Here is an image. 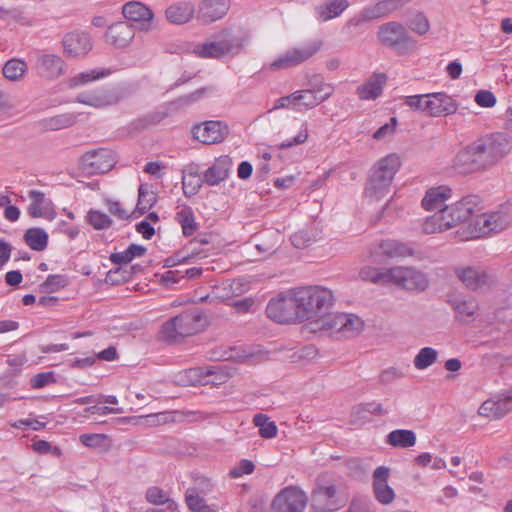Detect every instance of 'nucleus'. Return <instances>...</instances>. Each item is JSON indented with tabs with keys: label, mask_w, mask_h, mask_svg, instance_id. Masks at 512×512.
Wrapping results in <instances>:
<instances>
[{
	"label": "nucleus",
	"mask_w": 512,
	"mask_h": 512,
	"mask_svg": "<svg viewBox=\"0 0 512 512\" xmlns=\"http://www.w3.org/2000/svg\"><path fill=\"white\" fill-rule=\"evenodd\" d=\"M479 197L467 195L460 201L444 206L433 215L426 218L423 223V232L434 234L446 231L461 223H469V237L479 238L497 233L506 229L512 222V214L509 207H502L499 211L476 215Z\"/></svg>",
	"instance_id": "f257e3e1"
},
{
	"label": "nucleus",
	"mask_w": 512,
	"mask_h": 512,
	"mask_svg": "<svg viewBox=\"0 0 512 512\" xmlns=\"http://www.w3.org/2000/svg\"><path fill=\"white\" fill-rule=\"evenodd\" d=\"M511 148L506 133H489L461 149L453 160V167L461 174L485 171L506 157Z\"/></svg>",
	"instance_id": "f03ea898"
},
{
	"label": "nucleus",
	"mask_w": 512,
	"mask_h": 512,
	"mask_svg": "<svg viewBox=\"0 0 512 512\" xmlns=\"http://www.w3.org/2000/svg\"><path fill=\"white\" fill-rule=\"evenodd\" d=\"M300 321L312 320V324L322 317L333 305L332 291L322 286H307L295 289Z\"/></svg>",
	"instance_id": "7ed1b4c3"
},
{
	"label": "nucleus",
	"mask_w": 512,
	"mask_h": 512,
	"mask_svg": "<svg viewBox=\"0 0 512 512\" xmlns=\"http://www.w3.org/2000/svg\"><path fill=\"white\" fill-rule=\"evenodd\" d=\"M400 166V158L396 154H389L380 159L371 170L365 187L366 196L373 200L386 196Z\"/></svg>",
	"instance_id": "20e7f679"
},
{
	"label": "nucleus",
	"mask_w": 512,
	"mask_h": 512,
	"mask_svg": "<svg viewBox=\"0 0 512 512\" xmlns=\"http://www.w3.org/2000/svg\"><path fill=\"white\" fill-rule=\"evenodd\" d=\"M206 324V317L201 311L190 309L163 324L162 338L167 342H173L178 337H186L200 332Z\"/></svg>",
	"instance_id": "39448f33"
},
{
	"label": "nucleus",
	"mask_w": 512,
	"mask_h": 512,
	"mask_svg": "<svg viewBox=\"0 0 512 512\" xmlns=\"http://www.w3.org/2000/svg\"><path fill=\"white\" fill-rule=\"evenodd\" d=\"M313 330L329 332L340 338H352L363 329L364 322L355 314L334 313L328 311L313 323Z\"/></svg>",
	"instance_id": "423d86ee"
},
{
	"label": "nucleus",
	"mask_w": 512,
	"mask_h": 512,
	"mask_svg": "<svg viewBox=\"0 0 512 512\" xmlns=\"http://www.w3.org/2000/svg\"><path fill=\"white\" fill-rule=\"evenodd\" d=\"M379 42L397 55L403 56L412 53L417 47L416 39L408 32L404 25L397 21L384 23L378 27Z\"/></svg>",
	"instance_id": "0eeeda50"
},
{
	"label": "nucleus",
	"mask_w": 512,
	"mask_h": 512,
	"mask_svg": "<svg viewBox=\"0 0 512 512\" xmlns=\"http://www.w3.org/2000/svg\"><path fill=\"white\" fill-rule=\"evenodd\" d=\"M267 317L277 323H294L300 321L295 289L279 294L271 299L266 307Z\"/></svg>",
	"instance_id": "6e6552de"
},
{
	"label": "nucleus",
	"mask_w": 512,
	"mask_h": 512,
	"mask_svg": "<svg viewBox=\"0 0 512 512\" xmlns=\"http://www.w3.org/2000/svg\"><path fill=\"white\" fill-rule=\"evenodd\" d=\"M322 45V40L313 39L301 46L291 48L275 59L270 64V69L280 70L297 66L314 56L321 49Z\"/></svg>",
	"instance_id": "1a4fd4ad"
},
{
	"label": "nucleus",
	"mask_w": 512,
	"mask_h": 512,
	"mask_svg": "<svg viewBox=\"0 0 512 512\" xmlns=\"http://www.w3.org/2000/svg\"><path fill=\"white\" fill-rule=\"evenodd\" d=\"M115 164V154L105 148L86 152L81 157V169L89 175L106 173L110 171Z\"/></svg>",
	"instance_id": "9d476101"
},
{
	"label": "nucleus",
	"mask_w": 512,
	"mask_h": 512,
	"mask_svg": "<svg viewBox=\"0 0 512 512\" xmlns=\"http://www.w3.org/2000/svg\"><path fill=\"white\" fill-rule=\"evenodd\" d=\"M311 505L317 512H333L345 505V500L340 498L334 484H317L311 493Z\"/></svg>",
	"instance_id": "9b49d317"
},
{
	"label": "nucleus",
	"mask_w": 512,
	"mask_h": 512,
	"mask_svg": "<svg viewBox=\"0 0 512 512\" xmlns=\"http://www.w3.org/2000/svg\"><path fill=\"white\" fill-rule=\"evenodd\" d=\"M307 504V496L297 487H287L274 498L271 508L273 512H303Z\"/></svg>",
	"instance_id": "f8f14e48"
},
{
	"label": "nucleus",
	"mask_w": 512,
	"mask_h": 512,
	"mask_svg": "<svg viewBox=\"0 0 512 512\" xmlns=\"http://www.w3.org/2000/svg\"><path fill=\"white\" fill-rule=\"evenodd\" d=\"M391 274L393 284L410 291H424L429 285L427 276L411 267H393Z\"/></svg>",
	"instance_id": "ddd939ff"
},
{
	"label": "nucleus",
	"mask_w": 512,
	"mask_h": 512,
	"mask_svg": "<svg viewBox=\"0 0 512 512\" xmlns=\"http://www.w3.org/2000/svg\"><path fill=\"white\" fill-rule=\"evenodd\" d=\"M192 134L194 139L203 144H218L228 136L229 129L223 122L211 120L194 125Z\"/></svg>",
	"instance_id": "4468645a"
},
{
	"label": "nucleus",
	"mask_w": 512,
	"mask_h": 512,
	"mask_svg": "<svg viewBox=\"0 0 512 512\" xmlns=\"http://www.w3.org/2000/svg\"><path fill=\"white\" fill-rule=\"evenodd\" d=\"M124 98L123 92L118 88L108 90H95L80 93L76 101L96 108L117 104Z\"/></svg>",
	"instance_id": "2eb2a0df"
},
{
	"label": "nucleus",
	"mask_w": 512,
	"mask_h": 512,
	"mask_svg": "<svg viewBox=\"0 0 512 512\" xmlns=\"http://www.w3.org/2000/svg\"><path fill=\"white\" fill-rule=\"evenodd\" d=\"M66 64L56 54H40L35 62V71L38 76L47 80H54L65 73Z\"/></svg>",
	"instance_id": "dca6fc26"
},
{
	"label": "nucleus",
	"mask_w": 512,
	"mask_h": 512,
	"mask_svg": "<svg viewBox=\"0 0 512 512\" xmlns=\"http://www.w3.org/2000/svg\"><path fill=\"white\" fill-rule=\"evenodd\" d=\"M122 14L126 19L138 23V28L141 31L148 32L153 28L154 13L141 2H127L122 7Z\"/></svg>",
	"instance_id": "f3484780"
},
{
	"label": "nucleus",
	"mask_w": 512,
	"mask_h": 512,
	"mask_svg": "<svg viewBox=\"0 0 512 512\" xmlns=\"http://www.w3.org/2000/svg\"><path fill=\"white\" fill-rule=\"evenodd\" d=\"M512 409V389L482 403L478 413L481 416L500 419Z\"/></svg>",
	"instance_id": "a211bd4d"
},
{
	"label": "nucleus",
	"mask_w": 512,
	"mask_h": 512,
	"mask_svg": "<svg viewBox=\"0 0 512 512\" xmlns=\"http://www.w3.org/2000/svg\"><path fill=\"white\" fill-rule=\"evenodd\" d=\"M333 93V88L329 84H321L317 89H305L293 92L296 107L304 106L313 108L328 99Z\"/></svg>",
	"instance_id": "6ab92c4d"
},
{
	"label": "nucleus",
	"mask_w": 512,
	"mask_h": 512,
	"mask_svg": "<svg viewBox=\"0 0 512 512\" xmlns=\"http://www.w3.org/2000/svg\"><path fill=\"white\" fill-rule=\"evenodd\" d=\"M427 97L426 108L430 116L451 115L457 111V102L444 92L428 94Z\"/></svg>",
	"instance_id": "aec40b11"
},
{
	"label": "nucleus",
	"mask_w": 512,
	"mask_h": 512,
	"mask_svg": "<svg viewBox=\"0 0 512 512\" xmlns=\"http://www.w3.org/2000/svg\"><path fill=\"white\" fill-rule=\"evenodd\" d=\"M389 468L379 466L373 472V492L375 498L381 504H390L394 498V490L388 485Z\"/></svg>",
	"instance_id": "412c9836"
},
{
	"label": "nucleus",
	"mask_w": 512,
	"mask_h": 512,
	"mask_svg": "<svg viewBox=\"0 0 512 512\" xmlns=\"http://www.w3.org/2000/svg\"><path fill=\"white\" fill-rule=\"evenodd\" d=\"M230 4L229 0H203L198 9V19L203 24H209L224 17Z\"/></svg>",
	"instance_id": "4be33fe9"
},
{
	"label": "nucleus",
	"mask_w": 512,
	"mask_h": 512,
	"mask_svg": "<svg viewBox=\"0 0 512 512\" xmlns=\"http://www.w3.org/2000/svg\"><path fill=\"white\" fill-rule=\"evenodd\" d=\"M456 274L464 285L471 290L483 288L492 282L491 276L482 268L471 266L458 268Z\"/></svg>",
	"instance_id": "5701e85b"
},
{
	"label": "nucleus",
	"mask_w": 512,
	"mask_h": 512,
	"mask_svg": "<svg viewBox=\"0 0 512 512\" xmlns=\"http://www.w3.org/2000/svg\"><path fill=\"white\" fill-rule=\"evenodd\" d=\"M28 196L32 199L28 207V214L33 218H45L52 221L56 212L52 207V202L45 198V194L39 190H30Z\"/></svg>",
	"instance_id": "b1692460"
},
{
	"label": "nucleus",
	"mask_w": 512,
	"mask_h": 512,
	"mask_svg": "<svg viewBox=\"0 0 512 512\" xmlns=\"http://www.w3.org/2000/svg\"><path fill=\"white\" fill-rule=\"evenodd\" d=\"M65 52L69 56L77 57L86 55L92 48L89 34L85 32H71L63 39Z\"/></svg>",
	"instance_id": "393cba45"
},
{
	"label": "nucleus",
	"mask_w": 512,
	"mask_h": 512,
	"mask_svg": "<svg viewBox=\"0 0 512 512\" xmlns=\"http://www.w3.org/2000/svg\"><path fill=\"white\" fill-rule=\"evenodd\" d=\"M232 167V159L227 156H220L215 160L203 174V182L209 186H215L224 181Z\"/></svg>",
	"instance_id": "a878e982"
},
{
	"label": "nucleus",
	"mask_w": 512,
	"mask_h": 512,
	"mask_svg": "<svg viewBox=\"0 0 512 512\" xmlns=\"http://www.w3.org/2000/svg\"><path fill=\"white\" fill-rule=\"evenodd\" d=\"M134 26L128 22L121 21L111 25L106 32L107 42L123 48L129 45L134 38Z\"/></svg>",
	"instance_id": "bb28decb"
},
{
	"label": "nucleus",
	"mask_w": 512,
	"mask_h": 512,
	"mask_svg": "<svg viewBox=\"0 0 512 512\" xmlns=\"http://www.w3.org/2000/svg\"><path fill=\"white\" fill-rule=\"evenodd\" d=\"M386 81V74L374 73L357 87L356 93L361 100H375L382 95Z\"/></svg>",
	"instance_id": "cd10ccee"
},
{
	"label": "nucleus",
	"mask_w": 512,
	"mask_h": 512,
	"mask_svg": "<svg viewBox=\"0 0 512 512\" xmlns=\"http://www.w3.org/2000/svg\"><path fill=\"white\" fill-rule=\"evenodd\" d=\"M233 48L231 41L222 39L197 45L194 52L201 58H220Z\"/></svg>",
	"instance_id": "c85d7f7f"
},
{
	"label": "nucleus",
	"mask_w": 512,
	"mask_h": 512,
	"mask_svg": "<svg viewBox=\"0 0 512 512\" xmlns=\"http://www.w3.org/2000/svg\"><path fill=\"white\" fill-rule=\"evenodd\" d=\"M452 190L447 186H438L429 189L423 200L422 207L427 210H438L444 208V202L446 199L451 197Z\"/></svg>",
	"instance_id": "c756f323"
},
{
	"label": "nucleus",
	"mask_w": 512,
	"mask_h": 512,
	"mask_svg": "<svg viewBox=\"0 0 512 512\" xmlns=\"http://www.w3.org/2000/svg\"><path fill=\"white\" fill-rule=\"evenodd\" d=\"M195 13L194 5L190 2H179L170 5L165 15L167 20L173 24H185L190 21Z\"/></svg>",
	"instance_id": "7c9ffc66"
},
{
	"label": "nucleus",
	"mask_w": 512,
	"mask_h": 512,
	"mask_svg": "<svg viewBox=\"0 0 512 512\" xmlns=\"http://www.w3.org/2000/svg\"><path fill=\"white\" fill-rule=\"evenodd\" d=\"M348 5L347 0H329L315 7V16L320 22H326L340 16Z\"/></svg>",
	"instance_id": "2f4dec72"
},
{
	"label": "nucleus",
	"mask_w": 512,
	"mask_h": 512,
	"mask_svg": "<svg viewBox=\"0 0 512 512\" xmlns=\"http://www.w3.org/2000/svg\"><path fill=\"white\" fill-rule=\"evenodd\" d=\"M196 413L193 411L180 412V411H167L156 414L148 415L149 421L155 425H162L166 423L182 422L185 419L194 421Z\"/></svg>",
	"instance_id": "473e14b6"
},
{
	"label": "nucleus",
	"mask_w": 512,
	"mask_h": 512,
	"mask_svg": "<svg viewBox=\"0 0 512 512\" xmlns=\"http://www.w3.org/2000/svg\"><path fill=\"white\" fill-rule=\"evenodd\" d=\"M377 250L384 256L390 258L406 257L413 253L412 249L406 244L391 239L381 241L377 246Z\"/></svg>",
	"instance_id": "72a5a7b5"
},
{
	"label": "nucleus",
	"mask_w": 512,
	"mask_h": 512,
	"mask_svg": "<svg viewBox=\"0 0 512 512\" xmlns=\"http://www.w3.org/2000/svg\"><path fill=\"white\" fill-rule=\"evenodd\" d=\"M386 443L399 448H409L416 443V434L412 430L396 429L386 437Z\"/></svg>",
	"instance_id": "f704fd0d"
},
{
	"label": "nucleus",
	"mask_w": 512,
	"mask_h": 512,
	"mask_svg": "<svg viewBox=\"0 0 512 512\" xmlns=\"http://www.w3.org/2000/svg\"><path fill=\"white\" fill-rule=\"evenodd\" d=\"M48 234L42 228H29L24 234V241L35 251H43L48 245Z\"/></svg>",
	"instance_id": "c9c22d12"
},
{
	"label": "nucleus",
	"mask_w": 512,
	"mask_h": 512,
	"mask_svg": "<svg viewBox=\"0 0 512 512\" xmlns=\"http://www.w3.org/2000/svg\"><path fill=\"white\" fill-rule=\"evenodd\" d=\"M146 253V248L138 244H130L123 252H115L110 254V261L113 264L123 265L130 263L135 257H141Z\"/></svg>",
	"instance_id": "e433bc0d"
},
{
	"label": "nucleus",
	"mask_w": 512,
	"mask_h": 512,
	"mask_svg": "<svg viewBox=\"0 0 512 512\" xmlns=\"http://www.w3.org/2000/svg\"><path fill=\"white\" fill-rule=\"evenodd\" d=\"M176 220L181 225L185 236L192 235L198 228L194 212L191 207L185 205L176 213Z\"/></svg>",
	"instance_id": "4c0bfd02"
},
{
	"label": "nucleus",
	"mask_w": 512,
	"mask_h": 512,
	"mask_svg": "<svg viewBox=\"0 0 512 512\" xmlns=\"http://www.w3.org/2000/svg\"><path fill=\"white\" fill-rule=\"evenodd\" d=\"M280 234L277 231L264 232L259 235L256 248L260 253L272 255L279 246Z\"/></svg>",
	"instance_id": "58836bf2"
},
{
	"label": "nucleus",
	"mask_w": 512,
	"mask_h": 512,
	"mask_svg": "<svg viewBox=\"0 0 512 512\" xmlns=\"http://www.w3.org/2000/svg\"><path fill=\"white\" fill-rule=\"evenodd\" d=\"M26 71V62L16 58L8 60L2 69L4 77L10 81H19Z\"/></svg>",
	"instance_id": "ea45409f"
},
{
	"label": "nucleus",
	"mask_w": 512,
	"mask_h": 512,
	"mask_svg": "<svg viewBox=\"0 0 512 512\" xmlns=\"http://www.w3.org/2000/svg\"><path fill=\"white\" fill-rule=\"evenodd\" d=\"M392 268L377 269L373 267H364L360 270V276L363 280H369L373 283H392Z\"/></svg>",
	"instance_id": "a19ab883"
},
{
	"label": "nucleus",
	"mask_w": 512,
	"mask_h": 512,
	"mask_svg": "<svg viewBox=\"0 0 512 512\" xmlns=\"http://www.w3.org/2000/svg\"><path fill=\"white\" fill-rule=\"evenodd\" d=\"M156 201V194L153 191H149L146 185H140L138 189V201L134 213L138 212L140 215L146 213L154 206Z\"/></svg>",
	"instance_id": "79ce46f5"
},
{
	"label": "nucleus",
	"mask_w": 512,
	"mask_h": 512,
	"mask_svg": "<svg viewBox=\"0 0 512 512\" xmlns=\"http://www.w3.org/2000/svg\"><path fill=\"white\" fill-rule=\"evenodd\" d=\"M253 423L259 428V435L262 438L270 439L277 435L278 428L275 422L270 421L268 416L265 414H256L253 417Z\"/></svg>",
	"instance_id": "37998d69"
},
{
	"label": "nucleus",
	"mask_w": 512,
	"mask_h": 512,
	"mask_svg": "<svg viewBox=\"0 0 512 512\" xmlns=\"http://www.w3.org/2000/svg\"><path fill=\"white\" fill-rule=\"evenodd\" d=\"M449 303L461 319L474 316L478 309L474 300H463L455 297L449 299Z\"/></svg>",
	"instance_id": "c03bdc74"
},
{
	"label": "nucleus",
	"mask_w": 512,
	"mask_h": 512,
	"mask_svg": "<svg viewBox=\"0 0 512 512\" xmlns=\"http://www.w3.org/2000/svg\"><path fill=\"white\" fill-rule=\"evenodd\" d=\"M437 356L438 352L434 348L424 347L415 356L414 366L419 370L426 369L436 362Z\"/></svg>",
	"instance_id": "a18cd8bd"
},
{
	"label": "nucleus",
	"mask_w": 512,
	"mask_h": 512,
	"mask_svg": "<svg viewBox=\"0 0 512 512\" xmlns=\"http://www.w3.org/2000/svg\"><path fill=\"white\" fill-rule=\"evenodd\" d=\"M146 499L148 502L156 505L166 504L167 509L175 511L178 505L175 501L166 498L165 493L158 487H151L146 492Z\"/></svg>",
	"instance_id": "49530a36"
},
{
	"label": "nucleus",
	"mask_w": 512,
	"mask_h": 512,
	"mask_svg": "<svg viewBox=\"0 0 512 512\" xmlns=\"http://www.w3.org/2000/svg\"><path fill=\"white\" fill-rule=\"evenodd\" d=\"M68 284L69 280L66 275H49L46 278V280L40 285V291L42 293H53L61 288L66 287Z\"/></svg>",
	"instance_id": "de8ad7c7"
},
{
	"label": "nucleus",
	"mask_w": 512,
	"mask_h": 512,
	"mask_svg": "<svg viewBox=\"0 0 512 512\" xmlns=\"http://www.w3.org/2000/svg\"><path fill=\"white\" fill-rule=\"evenodd\" d=\"M200 253L196 249H191L187 254H184V251H179L164 260V267L170 268L183 263H193Z\"/></svg>",
	"instance_id": "09e8293b"
},
{
	"label": "nucleus",
	"mask_w": 512,
	"mask_h": 512,
	"mask_svg": "<svg viewBox=\"0 0 512 512\" xmlns=\"http://www.w3.org/2000/svg\"><path fill=\"white\" fill-rule=\"evenodd\" d=\"M76 122V116L71 113L57 115L45 120V127L50 130H60L72 126Z\"/></svg>",
	"instance_id": "8fccbe9b"
},
{
	"label": "nucleus",
	"mask_w": 512,
	"mask_h": 512,
	"mask_svg": "<svg viewBox=\"0 0 512 512\" xmlns=\"http://www.w3.org/2000/svg\"><path fill=\"white\" fill-rule=\"evenodd\" d=\"M88 223L96 230H104L111 227L113 221L105 213L91 209L87 214Z\"/></svg>",
	"instance_id": "3c124183"
},
{
	"label": "nucleus",
	"mask_w": 512,
	"mask_h": 512,
	"mask_svg": "<svg viewBox=\"0 0 512 512\" xmlns=\"http://www.w3.org/2000/svg\"><path fill=\"white\" fill-rule=\"evenodd\" d=\"M108 436L106 434H82L79 441L82 445L88 448H99L107 450L109 444L107 443Z\"/></svg>",
	"instance_id": "603ef678"
},
{
	"label": "nucleus",
	"mask_w": 512,
	"mask_h": 512,
	"mask_svg": "<svg viewBox=\"0 0 512 512\" xmlns=\"http://www.w3.org/2000/svg\"><path fill=\"white\" fill-rule=\"evenodd\" d=\"M130 272L127 271V267L119 266L111 269L105 277V283L110 285H119L124 282H128L130 279Z\"/></svg>",
	"instance_id": "864d4df0"
},
{
	"label": "nucleus",
	"mask_w": 512,
	"mask_h": 512,
	"mask_svg": "<svg viewBox=\"0 0 512 512\" xmlns=\"http://www.w3.org/2000/svg\"><path fill=\"white\" fill-rule=\"evenodd\" d=\"M105 75L106 73L104 71L96 72L95 70H91L88 72H82L69 80V87L74 88L99 79Z\"/></svg>",
	"instance_id": "5fc2aeb1"
},
{
	"label": "nucleus",
	"mask_w": 512,
	"mask_h": 512,
	"mask_svg": "<svg viewBox=\"0 0 512 512\" xmlns=\"http://www.w3.org/2000/svg\"><path fill=\"white\" fill-rule=\"evenodd\" d=\"M185 502L191 511L199 512L202 505H205V500L199 496L197 488H188L185 493Z\"/></svg>",
	"instance_id": "6e6d98bb"
},
{
	"label": "nucleus",
	"mask_w": 512,
	"mask_h": 512,
	"mask_svg": "<svg viewBox=\"0 0 512 512\" xmlns=\"http://www.w3.org/2000/svg\"><path fill=\"white\" fill-rule=\"evenodd\" d=\"M408 27L413 32L419 35H424L429 31L430 24L424 14L418 13L410 20Z\"/></svg>",
	"instance_id": "4d7b16f0"
},
{
	"label": "nucleus",
	"mask_w": 512,
	"mask_h": 512,
	"mask_svg": "<svg viewBox=\"0 0 512 512\" xmlns=\"http://www.w3.org/2000/svg\"><path fill=\"white\" fill-rule=\"evenodd\" d=\"M376 11L377 10L375 9L374 5L366 7L361 11V13L357 17L350 19L347 22V25L357 27L361 23L368 22V21H371L374 19H378L379 17H378V14Z\"/></svg>",
	"instance_id": "13d9d810"
},
{
	"label": "nucleus",
	"mask_w": 512,
	"mask_h": 512,
	"mask_svg": "<svg viewBox=\"0 0 512 512\" xmlns=\"http://www.w3.org/2000/svg\"><path fill=\"white\" fill-rule=\"evenodd\" d=\"M314 241V236L306 230H300L291 236L292 245L298 249L306 248L310 246Z\"/></svg>",
	"instance_id": "bf43d9fd"
},
{
	"label": "nucleus",
	"mask_w": 512,
	"mask_h": 512,
	"mask_svg": "<svg viewBox=\"0 0 512 512\" xmlns=\"http://www.w3.org/2000/svg\"><path fill=\"white\" fill-rule=\"evenodd\" d=\"M308 138V127L306 123L301 124L297 135L293 139H288L280 143L281 149L291 148L296 145L303 144Z\"/></svg>",
	"instance_id": "052dcab7"
},
{
	"label": "nucleus",
	"mask_w": 512,
	"mask_h": 512,
	"mask_svg": "<svg viewBox=\"0 0 512 512\" xmlns=\"http://www.w3.org/2000/svg\"><path fill=\"white\" fill-rule=\"evenodd\" d=\"M427 96L428 94L407 96L405 97V103L414 110L428 114V108H426Z\"/></svg>",
	"instance_id": "680f3d73"
},
{
	"label": "nucleus",
	"mask_w": 512,
	"mask_h": 512,
	"mask_svg": "<svg viewBox=\"0 0 512 512\" xmlns=\"http://www.w3.org/2000/svg\"><path fill=\"white\" fill-rule=\"evenodd\" d=\"M474 100L480 107L484 108H491L496 104V97L489 90H479Z\"/></svg>",
	"instance_id": "e2e57ef3"
},
{
	"label": "nucleus",
	"mask_w": 512,
	"mask_h": 512,
	"mask_svg": "<svg viewBox=\"0 0 512 512\" xmlns=\"http://www.w3.org/2000/svg\"><path fill=\"white\" fill-rule=\"evenodd\" d=\"M56 379L53 372H43L36 374L32 380L31 385L34 389L43 388L50 383H55Z\"/></svg>",
	"instance_id": "0e129e2a"
},
{
	"label": "nucleus",
	"mask_w": 512,
	"mask_h": 512,
	"mask_svg": "<svg viewBox=\"0 0 512 512\" xmlns=\"http://www.w3.org/2000/svg\"><path fill=\"white\" fill-rule=\"evenodd\" d=\"M255 465L252 461L243 459L239 462V465L230 471L232 478L241 477L244 474H251L254 471Z\"/></svg>",
	"instance_id": "69168bd1"
},
{
	"label": "nucleus",
	"mask_w": 512,
	"mask_h": 512,
	"mask_svg": "<svg viewBox=\"0 0 512 512\" xmlns=\"http://www.w3.org/2000/svg\"><path fill=\"white\" fill-rule=\"evenodd\" d=\"M374 6L375 9L377 10L376 12L378 14V17L381 18L387 16L389 13L397 9L398 4L395 0H385L376 3Z\"/></svg>",
	"instance_id": "338daca9"
},
{
	"label": "nucleus",
	"mask_w": 512,
	"mask_h": 512,
	"mask_svg": "<svg viewBox=\"0 0 512 512\" xmlns=\"http://www.w3.org/2000/svg\"><path fill=\"white\" fill-rule=\"evenodd\" d=\"M374 6L375 9L377 10L376 12L378 14V17L381 18L387 16L389 13L397 9L398 4L395 0H385L376 3Z\"/></svg>",
	"instance_id": "774afa93"
}]
</instances>
